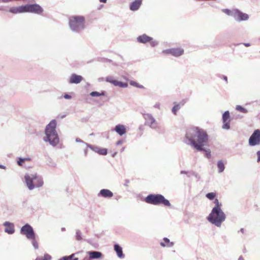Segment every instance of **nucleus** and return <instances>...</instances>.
I'll use <instances>...</instances> for the list:
<instances>
[{"mask_svg": "<svg viewBox=\"0 0 260 260\" xmlns=\"http://www.w3.org/2000/svg\"><path fill=\"white\" fill-rule=\"evenodd\" d=\"M185 137L190 144L197 150H203L202 147L208 142V135L206 132L198 127L189 128Z\"/></svg>", "mask_w": 260, "mask_h": 260, "instance_id": "f257e3e1", "label": "nucleus"}, {"mask_svg": "<svg viewBox=\"0 0 260 260\" xmlns=\"http://www.w3.org/2000/svg\"><path fill=\"white\" fill-rule=\"evenodd\" d=\"M56 122L55 120H52L46 126L45 134L49 143L53 145H56L59 142V138L56 132Z\"/></svg>", "mask_w": 260, "mask_h": 260, "instance_id": "f03ea898", "label": "nucleus"}, {"mask_svg": "<svg viewBox=\"0 0 260 260\" xmlns=\"http://www.w3.org/2000/svg\"><path fill=\"white\" fill-rule=\"evenodd\" d=\"M225 215L221 209L213 208L207 217L209 221L217 226H220L225 220Z\"/></svg>", "mask_w": 260, "mask_h": 260, "instance_id": "7ed1b4c3", "label": "nucleus"}, {"mask_svg": "<svg viewBox=\"0 0 260 260\" xmlns=\"http://www.w3.org/2000/svg\"><path fill=\"white\" fill-rule=\"evenodd\" d=\"M145 202L150 204L154 205H162L166 207H170V202L160 194H151L148 195L145 199Z\"/></svg>", "mask_w": 260, "mask_h": 260, "instance_id": "20e7f679", "label": "nucleus"}, {"mask_svg": "<svg viewBox=\"0 0 260 260\" xmlns=\"http://www.w3.org/2000/svg\"><path fill=\"white\" fill-rule=\"evenodd\" d=\"M84 18L82 16H73L70 18V26L74 30H79L84 27Z\"/></svg>", "mask_w": 260, "mask_h": 260, "instance_id": "39448f33", "label": "nucleus"}, {"mask_svg": "<svg viewBox=\"0 0 260 260\" xmlns=\"http://www.w3.org/2000/svg\"><path fill=\"white\" fill-rule=\"evenodd\" d=\"M21 233L28 239H33L35 238V234L32 227L28 224H26L22 227Z\"/></svg>", "mask_w": 260, "mask_h": 260, "instance_id": "423d86ee", "label": "nucleus"}, {"mask_svg": "<svg viewBox=\"0 0 260 260\" xmlns=\"http://www.w3.org/2000/svg\"><path fill=\"white\" fill-rule=\"evenodd\" d=\"M25 6V13L30 12L40 14L43 12V9L37 4L27 5Z\"/></svg>", "mask_w": 260, "mask_h": 260, "instance_id": "0eeeda50", "label": "nucleus"}, {"mask_svg": "<svg viewBox=\"0 0 260 260\" xmlns=\"http://www.w3.org/2000/svg\"><path fill=\"white\" fill-rule=\"evenodd\" d=\"M249 144L250 146H255L260 144V131L256 129L250 136L249 139Z\"/></svg>", "mask_w": 260, "mask_h": 260, "instance_id": "6e6552de", "label": "nucleus"}, {"mask_svg": "<svg viewBox=\"0 0 260 260\" xmlns=\"http://www.w3.org/2000/svg\"><path fill=\"white\" fill-rule=\"evenodd\" d=\"M137 40L139 42L141 43H146L149 42L150 45L152 47L157 45V42L153 40V38L147 36L145 34L140 36L137 38Z\"/></svg>", "mask_w": 260, "mask_h": 260, "instance_id": "1a4fd4ad", "label": "nucleus"}, {"mask_svg": "<svg viewBox=\"0 0 260 260\" xmlns=\"http://www.w3.org/2000/svg\"><path fill=\"white\" fill-rule=\"evenodd\" d=\"M232 16L238 21H245L248 20L249 18L248 14L244 13L238 10H236L233 12Z\"/></svg>", "mask_w": 260, "mask_h": 260, "instance_id": "9d476101", "label": "nucleus"}, {"mask_svg": "<svg viewBox=\"0 0 260 260\" xmlns=\"http://www.w3.org/2000/svg\"><path fill=\"white\" fill-rule=\"evenodd\" d=\"M145 119L146 120V124L149 125L152 128H157L158 127L157 123L151 115H145Z\"/></svg>", "mask_w": 260, "mask_h": 260, "instance_id": "9b49d317", "label": "nucleus"}, {"mask_svg": "<svg viewBox=\"0 0 260 260\" xmlns=\"http://www.w3.org/2000/svg\"><path fill=\"white\" fill-rule=\"evenodd\" d=\"M222 121L223 125L222 128L224 129H229L230 127V122L231 121L230 113L229 111H225L222 115Z\"/></svg>", "mask_w": 260, "mask_h": 260, "instance_id": "f8f14e48", "label": "nucleus"}, {"mask_svg": "<svg viewBox=\"0 0 260 260\" xmlns=\"http://www.w3.org/2000/svg\"><path fill=\"white\" fill-rule=\"evenodd\" d=\"M24 178L28 188L30 190L33 189L35 187L34 181V175H31V176L26 175L24 176Z\"/></svg>", "mask_w": 260, "mask_h": 260, "instance_id": "ddd939ff", "label": "nucleus"}, {"mask_svg": "<svg viewBox=\"0 0 260 260\" xmlns=\"http://www.w3.org/2000/svg\"><path fill=\"white\" fill-rule=\"evenodd\" d=\"M107 81L110 83H112L115 86H119L120 87H127L128 86L127 83H123L120 81H118L116 80L113 79L112 77L107 78Z\"/></svg>", "mask_w": 260, "mask_h": 260, "instance_id": "4468645a", "label": "nucleus"}, {"mask_svg": "<svg viewBox=\"0 0 260 260\" xmlns=\"http://www.w3.org/2000/svg\"><path fill=\"white\" fill-rule=\"evenodd\" d=\"M83 80V77L80 75H78L75 74H73L70 78V83L78 84L81 82Z\"/></svg>", "mask_w": 260, "mask_h": 260, "instance_id": "2eb2a0df", "label": "nucleus"}, {"mask_svg": "<svg viewBox=\"0 0 260 260\" xmlns=\"http://www.w3.org/2000/svg\"><path fill=\"white\" fill-rule=\"evenodd\" d=\"M9 11L13 14L25 13V6H21L17 7H12Z\"/></svg>", "mask_w": 260, "mask_h": 260, "instance_id": "dca6fc26", "label": "nucleus"}, {"mask_svg": "<svg viewBox=\"0 0 260 260\" xmlns=\"http://www.w3.org/2000/svg\"><path fill=\"white\" fill-rule=\"evenodd\" d=\"M114 129L115 131L120 136H122L124 135L126 132L125 126L122 124L117 125L115 126Z\"/></svg>", "mask_w": 260, "mask_h": 260, "instance_id": "f3484780", "label": "nucleus"}, {"mask_svg": "<svg viewBox=\"0 0 260 260\" xmlns=\"http://www.w3.org/2000/svg\"><path fill=\"white\" fill-rule=\"evenodd\" d=\"M99 196H102L104 198H111L113 197V194L112 191L109 189H103L101 190Z\"/></svg>", "mask_w": 260, "mask_h": 260, "instance_id": "a211bd4d", "label": "nucleus"}, {"mask_svg": "<svg viewBox=\"0 0 260 260\" xmlns=\"http://www.w3.org/2000/svg\"><path fill=\"white\" fill-rule=\"evenodd\" d=\"M142 0H135L130 5V9L132 11H136L142 4Z\"/></svg>", "mask_w": 260, "mask_h": 260, "instance_id": "6ab92c4d", "label": "nucleus"}, {"mask_svg": "<svg viewBox=\"0 0 260 260\" xmlns=\"http://www.w3.org/2000/svg\"><path fill=\"white\" fill-rule=\"evenodd\" d=\"M5 226V232L9 234H12L14 232V225L12 223L6 222L4 223Z\"/></svg>", "mask_w": 260, "mask_h": 260, "instance_id": "aec40b11", "label": "nucleus"}, {"mask_svg": "<svg viewBox=\"0 0 260 260\" xmlns=\"http://www.w3.org/2000/svg\"><path fill=\"white\" fill-rule=\"evenodd\" d=\"M34 179L35 187H41L43 184V181L41 177L38 176L37 175H34Z\"/></svg>", "mask_w": 260, "mask_h": 260, "instance_id": "412c9836", "label": "nucleus"}, {"mask_svg": "<svg viewBox=\"0 0 260 260\" xmlns=\"http://www.w3.org/2000/svg\"><path fill=\"white\" fill-rule=\"evenodd\" d=\"M184 53V50L181 48H172V55L178 57L182 55Z\"/></svg>", "mask_w": 260, "mask_h": 260, "instance_id": "4be33fe9", "label": "nucleus"}, {"mask_svg": "<svg viewBox=\"0 0 260 260\" xmlns=\"http://www.w3.org/2000/svg\"><path fill=\"white\" fill-rule=\"evenodd\" d=\"M88 254L90 259L100 258L102 256V253L99 251H89Z\"/></svg>", "mask_w": 260, "mask_h": 260, "instance_id": "5701e85b", "label": "nucleus"}, {"mask_svg": "<svg viewBox=\"0 0 260 260\" xmlns=\"http://www.w3.org/2000/svg\"><path fill=\"white\" fill-rule=\"evenodd\" d=\"M114 250L116 252L117 255L120 258H123L124 257L122 248L119 245H118V244H115L114 245Z\"/></svg>", "mask_w": 260, "mask_h": 260, "instance_id": "b1692460", "label": "nucleus"}, {"mask_svg": "<svg viewBox=\"0 0 260 260\" xmlns=\"http://www.w3.org/2000/svg\"><path fill=\"white\" fill-rule=\"evenodd\" d=\"M173 243L172 242H170L169 239H168L167 238H165L163 239V242L160 243L161 246L162 247H171L173 245Z\"/></svg>", "mask_w": 260, "mask_h": 260, "instance_id": "393cba45", "label": "nucleus"}, {"mask_svg": "<svg viewBox=\"0 0 260 260\" xmlns=\"http://www.w3.org/2000/svg\"><path fill=\"white\" fill-rule=\"evenodd\" d=\"M217 167L219 169L218 172L219 173L222 172L223 171L224 169V165L223 162L222 161H218L217 163Z\"/></svg>", "mask_w": 260, "mask_h": 260, "instance_id": "a878e982", "label": "nucleus"}, {"mask_svg": "<svg viewBox=\"0 0 260 260\" xmlns=\"http://www.w3.org/2000/svg\"><path fill=\"white\" fill-rule=\"evenodd\" d=\"M206 196L208 199L212 200H213L214 198L216 196V193L213 192H210L206 194Z\"/></svg>", "mask_w": 260, "mask_h": 260, "instance_id": "bb28decb", "label": "nucleus"}, {"mask_svg": "<svg viewBox=\"0 0 260 260\" xmlns=\"http://www.w3.org/2000/svg\"><path fill=\"white\" fill-rule=\"evenodd\" d=\"M236 109L238 111H240L243 113H246L248 112L246 109H245L244 108L242 107V106H241L240 105L237 106Z\"/></svg>", "mask_w": 260, "mask_h": 260, "instance_id": "cd10ccee", "label": "nucleus"}, {"mask_svg": "<svg viewBox=\"0 0 260 260\" xmlns=\"http://www.w3.org/2000/svg\"><path fill=\"white\" fill-rule=\"evenodd\" d=\"M51 257L48 254H45L43 257H38L36 260H51Z\"/></svg>", "mask_w": 260, "mask_h": 260, "instance_id": "c85d7f7f", "label": "nucleus"}, {"mask_svg": "<svg viewBox=\"0 0 260 260\" xmlns=\"http://www.w3.org/2000/svg\"><path fill=\"white\" fill-rule=\"evenodd\" d=\"M90 94L92 96H101V95H104V93L103 92H102V93H100V92H97V91H92V92H91L90 93Z\"/></svg>", "mask_w": 260, "mask_h": 260, "instance_id": "c756f323", "label": "nucleus"}, {"mask_svg": "<svg viewBox=\"0 0 260 260\" xmlns=\"http://www.w3.org/2000/svg\"><path fill=\"white\" fill-rule=\"evenodd\" d=\"M180 108V105L179 104H176L175 105V106L173 107V109H172V112H173V113L176 115V113L177 112V111Z\"/></svg>", "mask_w": 260, "mask_h": 260, "instance_id": "7c9ffc66", "label": "nucleus"}, {"mask_svg": "<svg viewBox=\"0 0 260 260\" xmlns=\"http://www.w3.org/2000/svg\"><path fill=\"white\" fill-rule=\"evenodd\" d=\"M98 153L102 155H106L107 153V150L105 148H100L98 150Z\"/></svg>", "mask_w": 260, "mask_h": 260, "instance_id": "2f4dec72", "label": "nucleus"}, {"mask_svg": "<svg viewBox=\"0 0 260 260\" xmlns=\"http://www.w3.org/2000/svg\"><path fill=\"white\" fill-rule=\"evenodd\" d=\"M215 206L213 208L221 209V204L219 203L218 200L216 199L214 201Z\"/></svg>", "mask_w": 260, "mask_h": 260, "instance_id": "473e14b6", "label": "nucleus"}, {"mask_svg": "<svg viewBox=\"0 0 260 260\" xmlns=\"http://www.w3.org/2000/svg\"><path fill=\"white\" fill-rule=\"evenodd\" d=\"M129 83L131 85H133V86L137 87H139V88H143V86L142 85H140L138 83H137L135 81H130Z\"/></svg>", "mask_w": 260, "mask_h": 260, "instance_id": "72a5a7b5", "label": "nucleus"}, {"mask_svg": "<svg viewBox=\"0 0 260 260\" xmlns=\"http://www.w3.org/2000/svg\"><path fill=\"white\" fill-rule=\"evenodd\" d=\"M31 240H32V245H33L34 247L36 249L38 248L39 245H38V244L37 242L35 240V238L33 239H31Z\"/></svg>", "mask_w": 260, "mask_h": 260, "instance_id": "f704fd0d", "label": "nucleus"}, {"mask_svg": "<svg viewBox=\"0 0 260 260\" xmlns=\"http://www.w3.org/2000/svg\"><path fill=\"white\" fill-rule=\"evenodd\" d=\"M29 160V159H27V158H24V159H22V158H19V160L18 161L17 163L18 164L19 166H22V164L23 162H24V160Z\"/></svg>", "mask_w": 260, "mask_h": 260, "instance_id": "c9c22d12", "label": "nucleus"}, {"mask_svg": "<svg viewBox=\"0 0 260 260\" xmlns=\"http://www.w3.org/2000/svg\"><path fill=\"white\" fill-rule=\"evenodd\" d=\"M172 48L163 50L162 53L172 54Z\"/></svg>", "mask_w": 260, "mask_h": 260, "instance_id": "e433bc0d", "label": "nucleus"}, {"mask_svg": "<svg viewBox=\"0 0 260 260\" xmlns=\"http://www.w3.org/2000/svg\"><path fill=\"white\" fill-rule=\"evenodd\" d=\"M74 254H72V255H70L69 256H67V257H71L69 258L68 260H78V258L77 257H74Z\"/></svg>", "mask_w": 260, "mask_h": 260, "instance_id": "4c0bfd02", "label": "nucleus"}, {"mask_svg": "<svg viewBox=\"0 0 260 260\" xmlns=\"http://www.w3.org/2000/svg\"><path fill=\"white\" fill-rule=\"evenodd\" d=\"M223 11L226 13V14L229 15H232V13L231 12V11L229 10V9H224L223 10Z\"/></svg>", "mask_w": 260, "mask_h": 260, "instance_id": "58836bf2", "label": "nucleus"}, {"mask_svg": "<svg viewBox=\"0 0 260 260\" xmlns=\"http://www.w3.org/2000/svg\"><path fill=\"white\" fill-rule=\"evenodd\" d=\"M205 151H206V157L208 158H210V157H211L210 152L208 150H206Z\"/></svg>", "mask_w": 260, "mask_h": 260, "instance_id": "ea45409f", "label": "nucleus"}, {"mask_svg": "<svg viewBox=\"0 0 260 260\" xmlns=\"http://www.w3.org/2000/svg\"><path fill=\"white\" fill-rule=\"evenodd\" d=\"M257 162H260V150L258 151L257 152Z\"/></svg>", "mask_w": 260, "mask_h": 260, "instance_id": "a19ab883", "label": "nucleus"}, {"mask_svg": "<svg viewBox=\"0 0 260 260\" xmlns=\"http://www.w3.org/2000/svg\"><path fill=\"white\" fill-rule=\"evenodd\" d=\"M64 98L66 99H70L71 98V96L69 95V94H66L64 95Z\"/></svg>", "mask_w": 260, "mask_h": 260, "instance_id": "79ce46f5", "label": "nucleus"}, {"mask_svg": "<svg viewBox=\"0 0 260 260\" xmlns=\"http://www.w3.org/2000/svg\"><path fill=\"white\" fill-rule=\"evenodd\" d=\"M69 257H67V256H64V257H63L60 258L58 260H68V259H69Z\"/></svg>", "mask_w": 260, "mask_h": 260, "instance_id": "37998d69", "label": "nucleus"}, {"mask_svg": "<svg viewBox=\"0 0 260 260\" xmlns=\"http://www.w3.org/2000/svg\"><path fill=\"white\" fill-rule=\"evenodd\" d=\"M238 260H244V258L243 256H241L239 257V258H238Z\"/></svg>", "mask_w": 260, "mask_h": 260, "instance_id": "c03bdc74", "label": "nucleus"}, {"mask_svg": "<svg viewBox=\"0 0 260 260\" xmlns=\"http://www.w3.org/2000/svg\"><path fill=\"white\" fill-rule=\"evenodd\" d=\"M244 45L246 46V47H249L250 46V44L249 43H244Z\"/></svg>", "mask_w": 260, "mask_h": 260, "instance_id": "a18cd8bd", "label": "nucleus"}, {"mask_svg": "<svg viewBox=\"0 0 260 260\" xmlns=\"http://www.w3.org/2000/svg\"><path fill=\"white\" fill-rule=\"evenodd\" d=\"M107 1V0H100V1L102 3H106Z\"/></svg>", "mask_w": 260, "mask_h": 260, "instance_id": "49530a36", "label": "nucleus"}, {"mask_svg": "<svg viewBox=\"0 0 260 260\" xmlns=\"http://www.w3.org/2000/svg\"><path fill=\"white\" fill-rule=\"evenodd\" d=\"M224 79L226 81H227V80H228V79H227V77H224Z\"/></svg>", "mask_w": 260, "mask_h": 260, "instance_id": "de8ad7c7", "label": "nucleus"}, {"mask_svg": "<svg viewBox=\"0 0 260 260\" xmlns=\"http://www.w3.org/2000/svg\"><path fill=\"white\" fill-rule=\"evenodd\" d=\"M184 104V102L182 103V105H183Z\"/></svg>", "mask_w": 260, "mask_h": 260, "instance_id": "09e8293b", "label": "nucleus"}, {"mask_svg": "<svg viewBox=\"0 0 260 260\" xmlns=\"http://www.w3.org/2000/svg\"><path fill=\"white\" fill-rule=\"evenodd\" d=\"M0 168H2V166H0Z\"/></svg>", "mask_w": 260, "mask_h": 260, "instance_id": "8fccbe9b", "label": "nucleus"}]
</instances>
